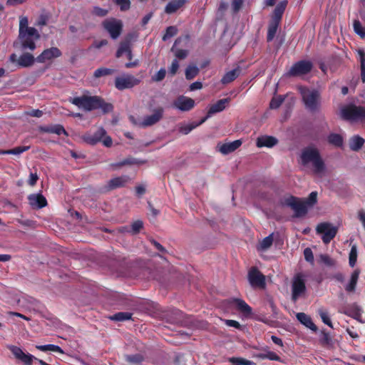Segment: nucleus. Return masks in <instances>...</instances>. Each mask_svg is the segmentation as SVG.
Segmentation results:
<instances>
[{
    "label": "nucleus",
    "instance_id": "54",
    "mask_svg": "<svg viewBox=\"0 0 365 365\" xmlns=\"http://www.w3.org/2000/svg\"><path fill=\"white\" fill-rule=\"evenodd\" d=\"M30 149V146H18L12 149H9V152L11 155H20Z\"/></svg>",
    "mask_w": 365,
    "mask_h": 365
},
{
    "label": "nucleus",
    "instance_id": "29",
    "mask_svg": "<svg viewBox=\"0 0 365 365\" xmlns=\"http://www.w3.org/2000/svg\"><path fill=\"white\" fill-rule=\"evenodd\" d=\"M106 131L103 128H100L92 135H88L86 138V141L91 145H96L101 141L102 138L106 135Z\"/></svg>",
    "mask_w": 365,
    "mask_h": 365
},
{
    "label": "nucleus",
    "instance_id": "26",
    "mask_svg": "<svg viewBox=\"0 0 365 365\" xmlns=\"http://www.w3.org/2000/svg\"><path fill=\"white\" fill-rule=\"evenodd\" d=\"M296 317L297 320L304 325L306 327L310 329L311 330L314 331H317V327L314 324V323L312 322V318L307 315V314L304 312H299L296 314Z\"/></svg>",
    "mask_w": 365,
    "mask_h": 365
},
{
    "label": "nucleus",
    "instance_id": "2",
    "mask_svg": "<svg viewBox=\"0 0 365 365\" xmlns=\"http://www.w3.org/2000/svg\"><path fill=\"white\" fill-rule=\"evenodd\" d=\"M69 102L86 111L101 108L104 113H108L113 110V106L111 103L105 102L103 99L96 96H82L81 97L71 98Z\"/></svg>",
    "mask_w": 365,
    "mask_h": 365
},
{
    "label": "nucleus",
    "instance_id": "41",
    "mask_svg": "<svg viewBox=\"0 0 365 365\" xmlns=\"http://www.w3.org/2000/svg\"><path fill=\"white\" fill-rule=\"evenodd\" d=\"M125 361L130 364L140 365L144 360L143 356L140 354L125 355Z\"/></svg>",
    "mask_w": 365,
    "mask_h": 365
},
{
    "label": "nucleus",
    "instance_id": "34",
    "mask_svg": "<svg viewBox=\"0 0 365 365\" xmlns=\"http://www.w3.org/2000/svg\"><path fill=\"white\" fill-rule=\"evenodd\" d=\"M364 143L365 140L363 138L354 135L349 140V148L353 151H358L363 147Z\"/></svg>",
    "mask_w": 365,
    "mask_h": 365
},
{
    "label": "nucleus",
    "instance_id": "39",
    "mask_svg": "<svg viewBox=\"0 0 365 365\" xmlns=\"http://www.w3.org/2000/svg\"><path fill=\"white\" fill-rule=\"evenodd\" d=\"M43 130L46 133H55L58 135L61 134H64L66 136L68 135V133L66 132L63 126L59 124L44 128H43Z\"/></svg>",
    "mask_w": 365,
    "mask_h": 365
},
{
    "label": "nucleus",
    "instance_id": "59",
    "mask_svg": "<svg viewBox=\"0 0 365 365\" xmlns=\"http://www.w3.org/2000/svg\"><path fill=\"white\" fill-rule=\"evenodd\" d=\"M225 324L228 327H235L237 329H242V326L237 321H235V320L226 319L225 321Z\"/></svg>",
    "mask_w": 365,
    "mask_h": 365
},
{
    "label": "nucleus",
    "instance_id": "61",
    "mask_svg": "<svg viewBox=\"0 0 365 365\" xmlns=\"http://www.w3.org/2000/svg\"><path fill=\"white\" fill-rule=\"evenodd\" d=\"M27 28H30L28 26V19L26 17L21 18L19 24V32L25 31Z\"/></svg>",
    "mask_w": 365,
    "mask_h": 365
},
{
    "label": "nucleus",
    "instance_id": "37",
    "mask_svg": "<svg viewBox=\"0 0 365 365\" xmlns=\"http://www.w3.org/2000/svg\"><path fill=\"white\" fill-rule=\"evenodd\" d=\"M207 117H204L197 123L192 122L191 123L181 126L180 128V132L184 135H187L190 132H191L194 128H197V126H199L201 124H202L203 123H205L207 120Z\"/></svg>",
    "mask_w": 365,
    "mask_h": 365
},
{
    "label": "nucleus",
    "instance_id": "52",
    "mask_svg": "<svg viewBox=\"0 0 365 365\" xmlns=\"http://www.w3.org/2000/svg\"><path fill=\"white\" fill-rule=\"evenodd\" d=\"M165 75L166 70L164 68H162L154 76L151 77V79L154 82H160L165 78Z\"/></svg>",
    "mask_w": 365,
    "mask_h": 365
},
{
    "label": "nucleus",
    "instance_id": "20",
    "mask_svg": "<svg viewBox=\"0 0 365 365\" xmlns=\"http://www.w3.org/2000/svg\"><path fill=\"white\" fill-rule=\"evenodd\" d=\"M278 143L277 138L271 135H262L257 138L256 145L257 148H272Z\"/></svg>",
    "mask_w": 365,
    "mask_h": 365
},
{
    "label": "nucleus",
    "instance_id": "44",
    "mask_svg": "<svg viewBox=\"0 0 365 365\" xmlns=\"http://www.w3.org/2000/svg\"><path fill=\"white\" fill-rule=\"evenodd\" d=\"M114 73L112 68L101 67L94 71L93 76L95 78H100L102 76H109Z\"/></svg>",
    "mask_w": 365,
    "mask_h": 365
},
{
    "label": "nucleus",
    "instance_id": "18",
    "mask_svg": "<svg viewBox=\"0 0 365 365\" xmlns=\"http://www.w3.org/2000/svg\"><path fill=\"white\" fill-rule=\"evenodd\" d=\"M28 200L34 209H41L47 205V200L42 194H31L28 196Z\"/></svg>",
    "mask_w": 365,
    "mask_h": 365
},
{
    "label": "nucleus",
    "instance_id": "60",
    "mask_svg": "<svg viewBox=\"0 0 365 365\" xmlns=\"http://www.w3.org/2000/svg\"><path fill=\"white\" fill-rule=\"evenodd\" d=\"M150 243L161 253H166L165 248L154 239H150Z\"/></svg>",
    "mask_w": 365,
    "mask_h": 365
},
{
    "label": "nucleus",
    "instance_id": "47",
    "mask_svg": "<svg viewBox=\"0 0 365 365\" xmlns=\"http://www.w3.org/2000/svg\"><path fill=\"white\" fill-rule=\"evenodd\" d=\"M113 2L120 8L121 11H126L130 9V0H113Z\"/></svg>",
    "mask_w": 365,
    "mask_h": 365
},
{
    "label": "nucleus",
    "instance_id": "46",
    "mask_svg": "<svg viewBox=\"0 0 365 365\" xmlns=\"http://www.w3.org/2000/svg\"><path fill=\"white\" fill-rule=\"evenodd\" d=\"M178 34V29L174 26H170L166 28L165 32L163 36V41H166Z\"/></svg>",
    "mask_w": 365,
    "mask_h": 365
},
{
    "label": "nucleus",
    "instance_id": "62",
    "mask_svg": "<svg viewBox=\"0 0 365 365\" xmlns=\"http://www.w3.org/2000/svg\"><path fill=\"white\" fill-rule=\"evenodd\" d=\"M188 55V51L185 49H178L175 52V56L179 59H185Z\"/></svg>",
    "mask_w": 365,
    "mask_h": 365
},
{
    "label": "nucleus",
    "instance_id": "11",
    "mask_svg": "<svg viewBox=\"0 0 365 365\" xmlns=\"http://www.w3.org/2000/svg\"><path fill=\"white\" fill-rule=\"evenodd\" d=\"M318 234H322V240L324 244H329L336 235L337 228L331 226L330 223H319L316 228Z\"/></svg>",
    "mask_w": 365,
    "mask_h": 365
},
{
    "label": "nucleus",
    "instance_id": "64",
    "mask_svg": "<svg viewBox=\"0 0 365 365\" xmlns=\"http://www.w3.org/2000/svg\"><path fill=\"white\" fill-rule=\"evenodd\" d=\"M358 218L365 230V211L364 210H360L358 211Z\"/></svg>",
    "mask_w": 365,
    "mask_h": 365
},
{
    "label": "nucleus",
    "instance_id": "56",
    "mask_svg": "<svg viewBox=\"0 0 365 365\" xmlns=\"http://www.w3.org/2000/svg\"><path fill=\"white\" fill-rule=\"evenodd\" d=\"M179 68V63L177 59H174L171 63L170 67L169 68V73L172 76H174L178 72Z\"/></svg>",
    "mask_w": 365,
    "mask_h": 365
},
{
    "label": "nucleus",
    "instance_id": "30",
    "mask_svg": "<svg viewBox=\"0 0 365 365\" xmlns=\"http://www.w3.org/2000/svg\"><path fill=\"white\" fill-rule=\"evenodd\" d=\"M359 274H360V271L358 269H355L352 272V274L351 275V278H350L349 282L345 287V290L347 292H355L356 287V284H357V282H358L359 277Z\"/></svg>",
    "mask_w": 365,
    "mask_h": 365
},
{
    "label": "nucleus",
    "instance_id": "53",
    "mask_svg": "<svg viewBox=\"0 0 365 365\" xmlns=\"http://www.w3.org/2000/svg\"><path fill=\"white\" fill-rule=\"evenodd\" d=\"M92 14L99 17H104L108 14V10L101 8L99 6H94L91 11Z\"/></svg>",
    "mask_w": 365,
    "mask_h": 365
},
{
    "label": "nucleus",
    "instance_id": "31",
    "mask_svg": "<svg viewBox=\"0 0 365 365\" xmlns=\"http://www.w3.org/2000/svg\"><path fill=\"white\" fill-rule=\"evenodd\" d=\"M35 58L34 56L29 53H24L20 56L18 59V65L21 67H29L34 64Z\"/></svg>",
    "mask_w": 365,
    "mask_h": 365
},
{
    "label": "nucleus",
    "instance_id": "4",
    "mask_svg": "<svg viewBox=\"0 0 365 365\" xmlns=\"http://www.w3.org/2000/svg\"><path fill=\"white\" fill-rule=\"evenodd\" d=\"M298 90L306 108L311 112L318 110L320 106L319 92L316 89L310 90L306 86H299Z\"/></svg>",
    "mask_w": 365,
    "mask_h": 365
},
{
    "label": "nucleus",
    "instance_id": "43",
    "mask_svg": "<svg viewBox=\"0 0 365 365\" xmlns=\"http://www.w3.org/2000/svg\"><path fill=\"white\" fill-rule=\"evenodd\" d=\"M198 73L199 68L196 66H188L185 70V78L187 80H192Z\"/></svg>",
    "mask_w": 365,
    "mask_h": 365
},
{
    "label": "nucleus",
    "instance_id": "10",
    "mask_svg": "<svg viewBox=\"0 0 365 365\" xmlns=\"http://www.w3.org/2000/svg\"><path fill=\"white\" fill-rule=\"evenodd\" d=\"M306 292L305 279L302 273L297 274L292 284V299L296 302Z\"/></svg>",
    "mask_w": 365,
    "mask_h": 365
},
{
    "label": "nucleus",
    "instance_id": "58",
    "mask_svg": "<svg viewBox=\"0 0 365 365\" xmlns=\"http://www.w3.org/2000/svg\"><path fill=\"white\" fill-rule=\"evenodd\" d=\"M245 0H232V6L235 12H237L242 8Z\"/></svg>",
    "mask_w": 365,
    "mask_h": 365
},
{
    "label": "nucleus",
    "instance_id": "45",
    "mask_svg": "<svg viewBox=\"0 0 365 365\" xmlns=\"http://www.w3.org/2000/svg\"><path fill=\"white\" fill-rule=\"evenodd\" d=\"M273 243V234H270L264 237L259 244V250H266L269 249Z\"/></svg>",
    "mask_w": 365,
    "mask_h": 365
},
{
    "label": "nucleus",
    "instance_id": "40",
    "mask_svg": "<svg viewBox=\"0 0 365 365\" xmlns=\"http://www.w3.org/2000/svg\"><path fill=\"white\" fill-rule=\"evenodd\" d=\"M132 315L133 314L130 312H118L110 316L109 318L113 321L124 322L131 319Z\"/></svg>",
    "mask_w": 365,
    "mask_h": 365
},
{
    "label": "nucleus",
    "instance_id": "17",
    "mask_svg": "<svg viewBox=\"0 0 365 365\" xmlns=\"http://www.w3.org/2000/svg\"><path fill=\"white\" fill-rule=\"evenodd\" d=\"M163 108L155 109L152 115H147L143 118V120L140 123L141 127L145 128L156 124L163 118Z\"/></svg>",
    "mask_w": 365,
    "mask_h": 365
},
{
    "label": "nucleus",
    "instance_id": "36",
    "mask_svg": "<svg viewBox=\"0 0 365 365\" xmlns=\"http://www.w3.org/2000/svg\"><path fill=\"white\" fill-rule=\"evenodd\" d=\"M143 227V221L138 220L134 221L131 225L130 229H128L127 227H123L120 228L121 232H130L132 235H137L140 232L141 229Z\"/></svg>",
    "mask_w": 365,
    "mask_h": 365
},
{
    "label": "nucleus",
    "instance_id": "8",
    "mask_svg": "<svg viewBox=\"0 0 365 365\" xmlns=\"http://www.w3.org/2000/svg\"><path fill=\"white\" fill-rule=\"evenodd\" d=\"M103 29L108 32L113 39L120 36L123 31V23L121 20L110 18L104 20L102 23Z\"/></svg>",
    "mask_w": 365,
    "mask_h": 365
},
{
    "label": "nucleus",
    "instance_id": "13",
    "mask_svg": "<svg viewBox=\"0 0 365 365\" xmlns=\"http://www.w3.org/2000/svg\"><path fill=\"white\" fill-rule=\"evenodd\" d=\"M313 65L309 61L302 60L294 63L289 71L290 76H299L309 73L312 69Z\"/></svg>",
    "mask_w": 365,
    "mask_h": 365
},
{
    "label": "nucleus",
    "instance_id": "19",
    "mask_svg": "<svg viewBox=\"0 0 365 365\" xmlns=\"http://www.w3.org/2000/svg\"><path fill=\"white\" fill-rule=\"evenodd\" d=\"M130 180L128 175H122L110 179L107 184V190H113L124 187Z\"/></svg>",
    "mask_w": 365,
    "mask_h": 365
},
{
    "label": "nucleus",
    "instance_id": "63",
    "mask_svg": "<svg viewBox=\"0 0 365 365\" xmlns=\"http://www.w3.org/2000/svg\"><path fill=\"white\" fill-rule=\"evenodd\" d=\"M38 179V177L36 173H31L30 175H29V180L28 181V183L31 186H34L36 184Z\"/></svg>",
    "mask_w": 365,
    "mask_h": 365
},
{
    "label": "nucleus",
    "instance_id": "49",
    "mask_svg": "<svg viewBox=\"0 0 365 365\" xmlns=\"http://www.w3.org/2000/svg\"><path fill=\"white\" fill-rule=\"evenodd\" d=\"M318 313L322 320V322L328 325L329 327H332L331 321L329 317L328 312L323 309H319Z\"/></svg>",
    "mask_w": 365,
    "mask_h": 365
},
{
    "label": "nucleus",
    "instance_id": "35",
    "mask_svg": "<svg viewBox=\"0 0 365 365\" xmlns=\"http://www.w3.org/2000/svg\"><path fill=\"white\" fill-rule=\"evenodd\" d=\"M279 24H280V22H278V21H274L272 19L270 20L269 26H268L267 35V41L268 42H270L274 39V38L277 34V31Z\"/></svg>",
    "mask_w": 365,
    "mask_h": 365
},
{
    "label": "nucleus",
    "instance_id": "7",
    "mask_svg": "<svg viewBox=\"0 0 365 365\" xmlns=\"http://www.w3.org/2000/svg\"><path fill=\"white\" fill-rule=\"evenodd\" d=\"M133 40V35L128 34L125 38L120 43L119 47L116 51L115 56L120 58L123 53H126L129 62L125 64L126 68H135L138 66V61L135 60L131 61L133 59V53L131 50L132 41Z\"/></svg>",
    "mask_w": 365,
    "mask_h": 365
},
{
    "label": "nucleus",
    "instance_id": "51",
    "mask_svg": "<svg viewBox=\"0 0 365 365\" xmlns=\"http://www.w3.org/2000/svg\"><path fill=\"white\" fill-rule=\"evenodd\" d=\"M354 31L361 37L365 36L364 29L363 28L361 22L359 20H354L353 23Z\"/></svg>",
    "mask_w": 365,
    "mask_h": 365
},
{
    "label": "nucleus",
    "instance_id": "25",
    "mask_svg": "<svg viewBox=\"0 0 365 365\" xmlns=\"http://www.w3.org/2000/svg\"><path fill=\"white\" fill-rule=\"evenodd\" d=\"M242 143L240 140H236L230 143H223L220 146L219 150L221 153L227 155L236 150L239 147L241 146Z\"/></svg>",
    "mask_w": 365,
    "mask_h": 365
},
{
    "label": "nucleus",
    "instance_id": "12",
    "mask_svg": "<svg viewBox=\"0 0 365 365\" xmlns=\"http://www.w3.org/2000/svg\"><path fill=\"white\" fill-rule=\"evenodd\" d=\"M248 281L253 288H264L266 285L265 277L256 267H252L247 275Z\"/></svg>",
    "mask_w": 365,
    "mask_h": 365
},
{
    "label": "nucleus",
    "instance_id": "3",
    "mask_svg": "<svg viewBox=\"0 0 365 365\" xmlns=\"http://www.w3.org/2000/svg\"><path fill=\"white\" fill-rule=\"evenodd\" d=\"M301 160L303 165L312 163L314 173L319 174L325 170V164L317 148L312 147L305 148L301 154Z\"/></svg>",
    "mask_w": 365,
    "mask_h": 365
},
{
    "label": "nucleus",
    "instance_id": "14",
    "mask_svg": "<svg viewBox=\"0 0 365 365\" xmlns=\"http://www.w3.org/2000/svg\"><path fill=\"white\" fill-rule=\"evenodd\" d=\"M195 101L185 96H178L173 103V106L181 111H189L195 107Z\"/></svg>",
    "mask_w": 365,
    "mask_h": 365
},
{
    "label": "nucleus",
    "instance_id": "24",
    "mask_svg": "<svg viewBox=\"0 0 365 365\" xmlns=\"http://www.w3.org/2000/svg\"><path fill=\"white\" fill-rule=\"evenodd\" d=\"M287 4V0L281 1L274 9L271 19L281 23Z\"/></svg>",
    "mask_w": 365,
    "mask_h": 365
},
{
    "label": "nucleus",
    "instance_id": "50",
    "mask_svg": "<svg viewBox=\"0 0 365 365\" xmlns=\"http://www.w3.org/2000/svg\"><path fill=\"white\" fill-rule=\"evenodd\" d=\"M284 100V98L283 97H282L281 96L272 98L269 103L270 108H272V109L278 108L282 104Z\"/></svg>",
    "mask_w": 365,
    "mask_h": 365
},
{
    "label": "nucleus",
    "instance_id": "22",
    "mask_svg": "<svg viewBox=\"0 0 365 365\" xmlns=\"http://www.w3.org/2000/svg\"><path fill=\"white\" fill-rule=\"evenodd\" d=\"M241 71V68L237 66L235 68L226 72L221 78L220 82L223 85H227L232 83L240 76Z\"/></svg>",
    "mask_w": 365,
    "mask_h": 365
},
{
    "label": "nucleus",
    "instance_id": "16",
    "mask_svg": "<svg viewBox=\"0 0 365 365\" xmlns=\"http://www.w3.org/2000/svg\"><path fill=\"white\" fill-rule=\"evenodd\" d=\"M62 52L57 47H51L45 49L40 55H38L36 60L38 63H45L47 61L52 60L56 58L61 56Z\"/></svg>",
    "mask_w": 365,
    "mask_h": 365
},
{
    "label": "nucleus",
    "instance_id": "48",
    "mask_svg": "<svg viewBox=\"0 0 365 365\" xmlns=\"http://www.w3.org/2000/svg\"><path fill=\"white\" fill-rule=\"evenodd\" d=\"M357 259V249L356 246L354 245L351 247L349 256V264L351 267H354L356 264Z\"/></svg>",
    "mask_w": 365,
    "mask_h": 365
},
{
    "label": "nucleus",
    "instance_id": "32",
    "mask_svg": "<svg viewBox=\"0 0 365 365\" xmlns=\"http://www.w3.org/2000/svg\"><path fill=\"white\" fill-rule=\"evenodd\" d=\"M357 60L360 63L361 79L362 83H365V51L363 48L356 49Z\"/></svg>",
    "mask_w": 365,
    "mask_h": 365
},
{
    "label": "nucleus",
    "instance_id": "28",
    "mask_svg": "<svg viewBox=\"0 0 365 365\" xmlns=\"http://www.w3.org/2000/svg\"><path fill=\"white\" fill-rule=\"evenodd\" d=\"M263 351V352L258 353L257 354V357L258 359L262 360L269 359L271 361L284 362V361L282 360V359L275 352L269 351L267 347L264 349Z\"/></svg>",
    "mask_w": 365,
    "mask_h": 365
},
{
    "label": "nucleus",
    "instance_id": "55",
    "mask_svg": "<svg viewBox=\"0 0 365 365\" xmlns=\"http://www.w3.org/2000/svg\"><path fill=\"white\" fill-rule=\"evenodd\" d=\"M304 256L306 261L310 263L314 262V255L312 250L309 247H307L304 250Z\"/></svg>",
    "mask_w": 365,
    "mask_h": 365
},
{
    "label": "nucleus",
    "instance_id": "33",
    "mask_svg": "<svg viewBox=\"0 0 365 365\" xmlns=\"http://www.w3.org/2000/svg\"><path fill=\"white\" fill-rule=\"evenodd\" d=\"M146 163V160H138L132 157L127 158L124 159L123 160L117 163H113L111 164V166L113 168H120L124 165H142Z\"/></svg>",
    "mask_w": 365,
    "mask_h": 365
},
{
    "label": "nucleus",
    "instance_id": "23",
    "mask_svg": "<svg viewBox=\"0 0 365 365\" xmlns=\"http://www.w3.org/2000/svg\"><path fill=\"white\" fill-rule=\"evenodd\" d=\"M229 98H223L217 101L210 107L205 117H207L208 118L212 115L222 111L226 108V105L229 103Z\"/></svg>",
    "mask_w": 365,
    "mask_h": 365
},
{
    "label": "nucleus",
    "instance_id": "38",
    "mask_svg": "<svg viewBox=\"0 0 365 365\" xmlns=\"http://www.w3.org/2000/svg\"><path fill=\"white\" fill-rule=\"evenodd\" d=\"M327 140L329 144L337 148H341L344 143L343 137L338 133H330L327 137Z\"/></svg>",
    "mask_w": 365,
    "mask_h": 365
},
{
    "label": "nucleus",
    "instance_id": "6",
    "mask_svg": "<svg viewBox=\"0 0 365 365\" xmlns=\"http://www.w3.org/2000/svg\"><path fill=\"white\" fill-rule=\"evenodd\" d=\"M340 117L350 122L364 120H365V108L354 103L345 105L340 110Z\"/></svg>",
    "mask_w": 365,
    "mask_h": 365
},
{
    "label": "nucleus",
    "instance_id": "9",
    "mask_svg": "<svg viewBox=\"0 0 365 365\" xmlns=\"http://www.w3.org/2000/svg\"><path fill=\"white\" fill-rule=\"evenodd\" d=\"M140 80L131 74H123L115 79V87L119 91L130 89L140 84Z\"/></svg>",
    "mask_w": 365,
    "mask_h": 365
},
{
    "label": "nucleus",
    "instance_id": "21",
    "mask_svg": "<svg viewBox=\"0 0 365 365\" xmlns=\"http://www.w3.org/2000/svg\"><path fill=\"white\" fill-rule=\"evenodd\" d=\"M232 302L235 304L237 310L245 317H248L252 314V307L245 300L239 298H234L232 299Z\"/></svg>",
    "mask_w": 365,
    "mask_h": 365
},
{
    "label": "nucleus",
    "instance_id": "15",
    "mask_svg": "<svg viewBox=\"0 0 365 365\" xmlns=\"http://www.w3.org/2000/svg\"><path fill=\"white\" fill-rule=\"evenodd\" d=\"M9 350L17 359L21 361L25 365H32L34 360L38 359L30 354H25L20 347L16 346H11Z\"/></svg>",
    "mask_w": 365,
    "mask_h": 365
},
{
    "label": "nucleus",
    "instance_id": "1",
    "mask_svg": "<svg viewBox=\"0 0 365 365\" xmlns=\"http://www.w3.org/2000/svg\"><path fill=\"white\" fill-rule=\"evenodd\" d=\"M317 202V192L314 191L312 192L304 200H302L293 195L284 197L281 200V205L292 208L294 212V216L296 217H300L307 215L308 207L313 206Z\"/></svg>",
    "mask_w": 365,
    "mask_h": 365
},
{
    "label": "nucleus",
    "instance_id": "57",
    "mask_svg": "<svg viewBox=\"0 0 365 365\" xmlns=\"http://www.w3.org/2000/svg\"><path fill=\"white\" fill-rule=\"evenodd\" d=\"M321 261L328 265V266H334V260L331 259L329 255H322L320 256Z\"/></svg>",
    "mask_w": 365,
    "mask_h": 365
},
{
    "label": "nucleus",
    "instance_id": "5",
    "mask_svg": "<svg viewBox=\"0 0 365 365\" xmlns=\"http://www.w3.org/2000/svg\"><path fill=\"white\" fill-rule=\"evenodd\" d=\"M40 35L35 28H27L25 31L19 33L18 39L23 50L34 51L36 48L35 41L38 40ZM19 42H14V46L17 47Z\"/></svg>",
    "mask_w": 365,
    "mask_h": 365
},
{
    "label": "nucleus",
    "instance_id": "42",
    "mask_svg": "<svg viewBox=\"0 0 365 365\" xmlns=\"http://www.w3.org/2000/svg\"><path fill=\"white\" fill-rule=\"evenodd\" d=\"M319 343L322 346H330L332 344V339L329 334L325 331H322L319 338Z\"/></svg>",
    "mask_w": 365,
    "mask_h": 365
},
{
    "label": "nucleus",
    "instance_id": "27",
    "mask_svg": "<svg viewBox=\"0 0 365 365\" xmlns=\"http://www.w3.org/2000/svg\"><path fill=\"white\" fill-rule=\"evenodd\" d=\"M187 0H171L165 8V13L171 14L182 7Z\"/></svg>",
    "mask_w": 365,
    "mask_h": 365
}]
</instances>
